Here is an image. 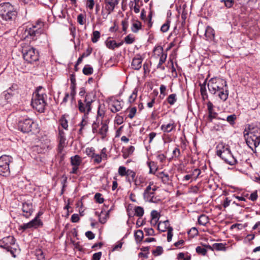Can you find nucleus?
I'll list each match as a JSON object with an SVG mask.
<instances>
[{
  "instance_id": "1",
  "label": "nucleus",
  "mask_w": 260,
  "mask_h": 260,
  "mask_svg": "<svg viewBox=\"0 0 260 260\" xmlns=\"http://www.w3.org/2000/svg\"><path fill=\"white\" fill-rule=\"evenodd\" d=\"M209 92L213 94L217 93L219 98L225 101L229 96V90L227 83L224 79L215 77L209 80L208 83Z\"/></svg>"
},
{
  "instance_id": "2",
  "label": "nucleus",
  "mask_w": 260,
  "mask_h": 260,
  "mask_svg": "<svg viewBox=\"0 0 260 260\" xmlns=\"http://www.w3.org/2000/svg\"><path fill=\"white\" fill-rule=\"evenodd\" d=\"M243 135L246 144L253 151L260 144V127L253 123L248 124Z\"/></svg>"
},
{
  "instance_id": "3",
  "label": "nucleus",
  "mask_w": 260,
  "mask_h": 260,
  "mask_svg": "<svg viewBox=\"0 0 260 260\" xmlns=\"http://www.w3.org/2000/svg\"><path fill=\"white\" fill-rule=\"evenodd\" d=\"M48 27V24L43 19L40 18L35 22L31 27L26 28L24 34L25 38H29L32 40H36L41 35L46 37L45 28Z\"/></svg>"
},
{
  "instance_id": "4",
  "label": "nucleus",
  "mask_w": 260,
  "mask_h": 260,
  "mask_svg": "<svg viewBox=\"0 0 260 260\" xmlns=\"http://www.w3.org/2000/svg\"><path fill=\"white\" fill-rule=\"evenodd\" d=\"M47 95L44 88L42 86L37 87L31 100L32 107L40 113L44 112L47 105Z\"/></svg>"
},
{
  "instance_id": "5",
  "label": "nucleus",
  "mask_w": 260,
  "mask_h": 260,
  "mask_svg": "<svg viewBox=\"0 0 260 260\" xmlns=\"http://www.w3.org/2000/svg\"><path fill=\"white\" fill-rule=\"evenodd\" d=\"M17 13L16 8L10 3H5L0 5V16L4 21L10 23L14 21Z\"/></svg>"
},
{
  "instance_id": "6",
  "label": "nucleus",
  "mask_w": 260,
  "mask_h": 260,
  "mask_svg": "<svg viewBox=\"0 0 260 260\" xmlns=\"http://www.w3.org/2000/svg\"><path fill=\"white\" fill-rule=\"evenodd\" d=\"M216 154L228 164L234 165L237 160L232 155L230 146L223 143L219 144L216 147Z\"/></svg>"
},
{
  "instance_id": "7",
  "label": "nucleus",
  "mask_w": 260,
  "mask_h": 260,
  "mask_svg": "<svg viewBox=\"0 0 260 260\" xmlns=\"http://www.w3.org/2000/svg\"><path fill=\"white\" fill-rule=\"evenodd\" d=\"M22 53L24 59L28 63H32L39 60V52L35 48L31 46L23 44Z\"/></svg>"
},
{
  "instance_id": "8",
  "label": "nucleus",
  "mask_w": 260,
  "mask_h": 260,
  "mask_svg": "<svg viewBox=\"0 0 260 260\" xmlns=\"http://www.w3.org/2000/svg\"><path fill=\"white\" fill-rule=\"evenodd\" d=\"M94 96L92 93L86 94L84 100L82 102L81 100L78 101V107L79 111L81 113L84 114L85 117L91 110V103L94 101Z\"/></svg>"
},
{
  "instance_id": "9",
  "label": "nucleus",
  "mask_w": 260,
  "mask_h": 260,
  "mask_svg": "<svg viewBox=\"0 0 260 260\" xmlns=\"http://www.w3.org/2000/svg\"><path fill=\"white\" fill-rule=\"evenodd\" d=\"M15 242L16 240L13 236H9L4 237L0 240V247L10 252L12 256L15 257V252L17 251L16 248L15 247Z\"/></svg>"
},
{
  "instance_id": "10",
  "label": "nucleus",
  "mask_w": 260,
  "mask_h": 260,
  "mask_svg": "<svg viewBox=\"0 0 260 260\" xmlns=\"http://www.w3.org/2000/svg\"><path fill=\"white\" fill-rule=\"evenodd\" d=\"M18 128L22 132L28 133L30 132H38V124L31 119L27 118L20 120L18 123Z\"/></svg>"
},
{
  "instance_id": "11",
  "label": "nucleus",
  "mask_w": 260,
  "mask_h": 260,
  "mask_svg": "<svg viewBox=\"0 0 260 260\" xmlns=\"http://www.w3.org/2000/svg\"><path fill=\"white\" fill-rule=\"evenodd\" d=\"M12 161V158L9 155H2L0 157V174L8 175L10 173L9 165Z\"/></svg>"
},
{
  "instance_id": "12",
  "label": "nucleus",
  "mask_w": 260,
  "mask_h": 260,
  "mask_svg": "<svg viewBox=\"0 0 260 260\" xmlns=\"http://www.w3.org/2000/svg\"><path fill=\"white\" fill-rule=\"evenodd\" d=\"M18 88V85L16 84H13L7 90L4 91L2 95L7 101L10 100L17 93Z\"/></svg>"
},
{
  "instance_id": "13",
  "label": "nucleus",
  "mask_w": 260,
  "mask_h": 260,
  "mask_svg": "<svg viewBox=\"0 0 260 260\" xmlns=\"http://www.w3.org/2000/svg\"><path fill=\"white\" fill-rule=\"evenodd\" d=\"M22 211L23 212L22 215L28 218L32 214L34 209L32 203L24 202L22 204Z\"/></svg>"
},
{
  "instance_id": "14",
  "label": "nucleus",
  "mask_w": 260,
  "mask_h": 260,
  "mask_svg": "<svg viewBox=\"0 0 260 260\" xmlns=\"http://www.w3.org/2000/svg\"><path fill=\"white\" fill-rule=\"evenodd\" d=\"M110 110L112 113H116L120 111L123 106V102L118 100H114L109 103Z\"/></svg>"
},
{
  "instance_id": "15",
  "label": "nucleus",
  "mask_w": 260,
  "mask_h": 260,
  "mask_svg": "<svg viewBox=\"0 0 260 260\" xmlns=\"http://www.w3.org/2000/svg\"><path fill=\"white\" fill-rule=\"evenodd\" d=\"M143 58L140 54H136L132 59L131 67L135 70H139L142 67V63Z\"/></svg>"
},
{
  "instance_id": "16",
  "label": "nucleus",
  "mask_w": 260,
  "mask_h": 260,
  "mask_svg": "<svg viewBox=\"0 0 260 260\" xmlns=\"http://www.w3.org/2000/svg\"><path fill=\"white\" fill-rule=\"evenodd\" d=\"M176 124L173 120H170V122L167 124H164L161 125L160 129L164 133H169L176 128Z\"/></svg>"
},
{
  "instance_id": "17",
  "label": "nucleus",
  "mask_w": 260,
  "mask_h": 260,
  "mask_svg": "<svg viewBox=\"0 0 260 260\" xmlns=\"http://www.w3.org/2000/svg\"><path fill=\"white\" fill-rule=\"evenodd\" d=\"M105 9L108 14H111L114 10L115 6L118 4V0H105Z\"/></svg>"
},
{
  "instance_id": "18",
  "label": "nucleus",
  "mask_w": 260,
  "mask_h": 260,
  "mask_svg": "<svg viewBox=\"0 0 260 260\" xmlns=\"http://www.w3.org/2000/svg\"><path fill=\"white\" fill-rule=\"evenodd\" d=\"M207 106L209 113L208 120L210 122H212L213 119L217 118V113L214 111V106L210 101L207 102Z\"/></svg>"
},
{
  "instance_id": "19",
  "label": "nucleus",
  "mask_w": 260,
  "mask_h": 260,
  "mask_svg": "<svg viewBox=\"0 0 260 260\" xmlns=\"http://www.w3.org/2000/svg\"><path fill=\"white\" fill-rule=\"evenodd\" d=\"M102 126L99 129L98 133L101 136L102 139H105L107 136L108 131V125L106 123H101Z\"/></svg>"
},
{
  "instance_id": "20",
  "label": "nucleus",
  "mask_w": 260,
  "mask_h": 260,
  "mask_svg": "<svg viewBox=\"0 0 260 260\" xmlns=\"http://www.w3.org/2000/svg\"><path fill=\"white\" fill-rule=\"evenodd\" d=\"M68 116V115L63 114L58 120L59 125L65 130L68 129V120L67 119Z\"/></svg>"
},
{
  "instance_id": "21",
  "label": "nucleus",
  "mask_w": 260,
  "mask_h": 260,
  "mask_svg": "<svg viewBox=\"0 0 260 260\" xmlns=\"http://www.w3.org/2000/svg\"><path fill=\"white\" fill-rule=\"evenodd\" d=\"M110 210H108L105 214L101 212L99 214L98 212H95V214L99 216V220L102 224H104L106 222L107 219L109 218Z\"/></svg>"
},
{
  "instance_id": "22",
  "label": "nucleus",
  "mask_w": 260,
  "mask_h": 260,
  "mask_svg": "<svg viewBox=\"0 0 260 260\" xmlns=\"http://www.w3.org/2000/svg\"><path fill=\"white\" fill-rule=\"evenodd\" d=\"M134 184L136 186H141L143 187L146 184V179L142 175L137 176L136 179L134 180Z\"/></svg>"
},
{
  "instance_id": "23",
  "label": "nucleus",
  "mask_w": 260,
  "mask_h": 260,
  "mask_svg": "<svg viewBox=\"0 0 260 260\" xmlns=\"http://www.w3.org/2000/svg\"><path fill=\"white\" fill-rule=\"evenodd\" d=\"M205 35L207 40H211L214 38L215 31L211 27L208 26L206 27Z\"/></svg>"
},
{
  "instance_id": "24",
  "label": "nucleus",
  "mask_w": 260,
  "mask_h": 260,
  "mask_svg": "<svg viewBox=\"0 0 260 260\" xmlns=\"http://www.w3.org/2000/svg\"><path fill=\"white\" fill-rule=\"evenodd\" d=\"M169 221L167 220L163 222L160 221L158 224L157 229L161 232H165L167 230H168L169 227Z\"/></svg>"
},
{
  "instance_id": "25",
  "label": "nucleus",
  "mask_w": 260,
  "mask_h": 260,
  "mask_svg": "<svg viewBox=\"0 0 260 260\" xmlns=\"http://www.w3.org/2000/svg\"><path fill=\"white\" fill-rule=\"evenodd\" d=\"M156 188L155 186H154L152 188V190H151L150 191H148V192H147V194L144 193L143 195H144V198H145V199L149 202H154V201H153V197H154V192L156 190Z\"/></svg>"
},
{
  "instance_id": "26",
  "label": "nucleus",
  "mask_w": 260,
  "mask_h": 260,
  "mask_svg": "<svg viewBox=\"0 0 260 260\" xmlns=\"http://www.w3.org/2000/svg\"><path fill=\"white\" fill-rule=\"evenodd\" d=\"M127 175L126 177V181L129 183H131L132 182H134V180L136 179V173L133 170L128 169Z\"/></svg>"
},
{
  "instance_id": "27",
  "label": "nucleus",
  "mask_w": 260,
  "mask_h": 260,
  "mask_svg": "<svg viewBox=\"0 0 260 260\" xmlns=\"http://www.w3.org/2000/svg\"><path fill=\"white\" fill-rule=\"evenodd\" d=\"M81 162L82 158L78 155L71 157V164L72 166H79Z\"/></svg>"
},
{
  "instance_id": "28",
  "label": "nucleus",
  "mask_w": 260,
  "mask_h": 260,
  "mask_svg": "<svg viewBox=\"0 0 260 260\" xmlns=\"http://www.w3.org/2000/svg\"><path fill=\"white\" fill-rule=\"evenodd\" d=\"M107 48L110 49H114L115 48L119 47L121 45V43L117 44L114 40H107L105 42Z\"/></svg>"
},
{
  "instance_id": "29",
  "label": "nucleus",
  "mask_w": 260,
  "mask_h": 260,
  "mask_svg": "<svg viewBox=\"0 0 260 260\" xmlns=\"http://www.w3.org/2000/svg\"><path fill=\"white\" fill-rule=\"evenodd\" d=\"M200 92L201 94L202 95V98L203 101H205L208 99V95L207 93L206 88V83L205 82L203 84H200Z\"/></svg>"
},
{
  "instance_id": "30",
  "label": "nucleus",
  "mask_w": 260,
  "mask_h": 260,
  "mask_svg": "<svg viewBox=\"0 0 260 260\" xmlns=\"http://www.w3.org/2000/svg\"><path fill=\"white\" fill-rule=\"evenodd\" d=\"M32 228L37 229L39 227L43 226V222L38 217H35L34 219L30 221Z\"/></svg>"
},
{
  "instance_id": "31",
  "label": "nucleus",
  "mask_w": 260,
  "mask_h": 260,
  "mask_svg": "<svg viewBox=\"0 0 260 260\" xmlns=\"http://www.w3.org/2000/svg\"><path fill=\"white\" fill-rule=\"evenodd\" d=\"M142 28V23L139 20L134 22L131 27L132 31L134 33H137Z\"/></svg>"
},
{
  "instance_id": "32",
  "label": "nucleus",
  "mask_w": 260,
  "mask_h": 260,
  "mask_svg": "<svg viewBox=\"0 0 260 260\" xmlns=\"http://www.w3.org/2000/svg\"><path fill=\"white\" fill-rule=\"evenodd\" d=\"M167 56V54H162L160 56L159 62L156 67L157 69H160L162 71H164L165 70V67L162 66V64L166 61Z\"/></svg>"
},
{
  "instance_id": "33",
  "label": "nucleus",
  "mask_w": 260,
  "mask_h": 260,
  "mask_svg": "<svg viewBox=\"0 0 260 260\" xmlns=\"http://www.w3.org/2000/svg\"><path fill=\"white\" fill-rule=\"evenodd\" d=\"M147 165L149 168L150 174H155L157 170V167L156 163L154 161H147Z\"/></svg>"
},
{
  "instance_id": "34",
  "label": "nucleus",
  "mask_w": 260,
  "mask_h": 260,
  "mask_svg": "<svg viewBox=\"0 0 260 260\" xmlns=\"http://www.w3.org/2000/svg\"><path fill=\"white\" fill-rule=\"evenodd\" d=\"M209 222L208 216L204 214L201 215L198 217V223L202 225H205Z\"/></svg>"
},
{
  "instance_id": "35",
  "label": "nucleus",
  "mask_w": 260,
  "mask_h": 260,
  "mask_svg": "<svg viewBox=\"0 0 260 260\" xmlns=\"http://www.w3.org/2000/svg\"><path fill=\"white\" fill-rule=\"evenodd\" d=\"M218 119L225 120L224 118H217ZM237 118V116L235 114H232L229 115L226 118V120L232 125H233L235 123V120Z\"/></svg>"
},
{
  "instance_id": "36",
  "label": "nucleus",
  "mask_w": 260,
  "mask_h": 260,
  "mask_svg": "<svg viewBox=\"0 0 260 260\" xmlns=\"http://www.w3.org/2000/svg\"><path fill=\"white\" fill-rule=\"evenodd\" d=\"M159 177L161 179L162 181L164 183L167 184L169 183V181H170V178L169 176L167 173L162 171L159 173Z\"/></svg>"
},
{
  "instance_id": "37",
  "label": "nucleus",
  "mask_w": 260,
  "mask_h": 260,
  "mask_svg": "<svg viewBox=\"0 0 260 260\" xmlns=\"http://www.w3.org/2000/svg\"><path fill=\"white\" fill-rule=\"evenodd\" d=\"M134 215L139 217H142L144 214V209L140 206H136L134 208Z\"/></svg>"
},
{
  "instance_id": "38",
  "label": "nucleus",
  "mask_w": 260,
  "mask_h": 260,
  "mask_svg": "<svg viewBox=\"0 0 260 260\" xmlns=\"http://www.w3.org/2000/svg\"><path fill=\"white\" fill-rule=\"evenodd\" d=\"M91 52H92V49L91 48H88L87 49V54H85V53H83L81 55V56H80L78 58L77 61L76 62L77 64H79L82 62L83 58L85 57H87V56H89L91 53Z\"/></svg>"
},
{
  "instance_id": "39",
  "label": "nucleus",
  "mask_w": 260,
  "mask_h": 260,
  "mask_svg": "<svg viewBox=\"0 0 260 260\" xmlns=\"http://www.w3.org/2000/svg\"><path fill=\"white\" fill-rule=\"evenodd\" d=\"M93 68L89 64L85 65L83 69V73L85 75H91L93 73Z\"/></svg>"
},
{
  "instance_id": "40",
  "label": "nucleus",
  "mask_w": 260,
  "mask_h": 260,
  "mask_svg": "<svg viewBox=\"0 0 260 260\" xmlns=\"http://www.w3.org/2000/svg\"><path fill=\"white\" fill-rule=\"evenodd\" d=\"M127 172L128 169H126V167L124 166H120L118 169V173L121 177L125 176L126 177Z\"/></svg>"
},
{
  "instance_id": "41",
  "label": "nucleus",
  "mask_w": 260,
  "mask_h": 260,
  "mask_svg": "<svg viewBox=\"0 0 260 260\" xmlns=\"http://www.w3.org/2000/svg\"><path fill=\"white\" fill-rule=\"evenodd\" d=\"M59 139V145H58V149L60 151L62 150L63 148L66 145V137H58Z\"/></svg>"
},
{
  "instance_id": "42",
  "label": "nucleus",
  "mask_w": 260,
  "mask_h": 260,
  "mask_svg": "<svg viewBox=\"0 0 260 260\" xmlns=\"http://www.w3.org/2000/svg\"><path fill=\"white\" fill-rule=\"evenodd\" d=\"M177 101L176 94L173 93L167 98V102L171 105H173Z\"/></svg>"
},
{
  "instance_id": "43",
  "label": "nucleus",
  "mask_w": 260,
  "mask_h": 260,
  "mask_svg": "<svg viewBox=\"0 0 260 260\" xmlns=\"http://www.w3.org/2000/svg\"><path fill=\"white\" fill-rule=\"evenodd\" d=\"M163 48L160 46H156L153 49L154 54L160 56L162 54H166L163 52Z\"/></svg>"
},
{
  "instance_id": "44",
  "label": "nucleus",
  "mask_w": 260,
  "mask_h": 260,
  "mask_svg": "<svg viewBox=\"0 0 260 260\" xmlns=\"http://www.w3.org/2000/svg\"><path fill=\"white\" fill-rule=\"evenodd\" d=\"M135 237L137 242H141L144 237L143 231L141 230H138L135 234Z\"/></svg>"
},
{
  "instance_id": "45",
  "label": "nucleus",
  "mask_w": 260,
  "mask_h": 260,
  "mask_svg": "<svg viewBox=\"0 0 260 260\" xmlns=\"http://www.w3.org/2000/svg\"><path fill=\"white\" fill-rule=\"evenodd\" d=\"M213 248L214 250L215 249L216 250H225L226 247H225V245L221 243H216L213 244Z\"/></svg>"
},
{
  "instance_id": "46",
  "label": "nucleus",
  "mask_w": 260,
  "mask_h": 260,
  "mask_svg": "<svg viewBox=\"0 0 260 260\" xmlns=\"http://www.w3.org/2000/svg\"><path fill=\"white\" fill-rule=\"evenodd\" d=\"M221 3H223L226 8H231L235 4L234 0H220Z\"/></svg>"
},
{
  "instance_id": "47",
  "label": "nucleus",
  "mask_w": 260,
  "mask_h": 260,
  "mask_svg": "<svg viewBox=\"0 0 260 260\" xmlns=\"http://www.w3.org/2000/svg\"><path fill=\"white\" fill-rule=\"evenodd\" d=\"M137 93H138V89L137 88H135L133 90L132 94L129 96L128 102L129 103H132L135 102V100L136 99V98L137 97Z\"/></svg>"
},
{
  "instance_id": "48",
  "label": "nucleus",
  "mask_w": 260,
  "mask_h": 260,
  "mask_svg": "<svg viewBox=\"0 0 260 260\" xmlns=\"http://www.w3.org/2000/svg\"><path fill=\"white\" fill-rule=\"evenodd\" d=\"M100 38V32L98 30L94 31L92 34L91 41L93 43H95L98 42Z\"/></svg>"
},
{
  "instance_id": "49",
  "label": "nucleus",
  "mask_w": 260,
  "mask_h": 260,
  "mask_svg": "<svg viewBox=\"0 0 260 260\" xmlns=\"http://www.w3.org/2000/svg\"><path fill=\"white\" fill-rule=\"evenodd\" d=\"M181 155L180 149L178 147H176L173 151L172 158L178 159Z\"/></svg>"
},
{
  "instance_id": "50",
  "label": "nucleus",
  "mask_w": 260,
  "mask_h": 260,
  "mask_svg": "<svg viewBox=\"0 0 260 260\" xmlns=\"http://www.w3.org/2000/svg\"><path fill=\"white\" fill-rule=\"evenodd\" d=\"M102 194L99 192L96 193L95 194L94 198L97 203H98L99 204H102V203H104L105 200L103 198H102Z\"/></svg>"
},
{
  "instance_id": "51",
  "label": "nucleus",
  "mask_w": 260,
  "mask_h": 260,
  "mask_svg": "<svg viewBox=\"0 0 260 260\" xmlns=\"http://www.w3.org/2000/svg\"><path fill=\"white\" fill-rule=\"evenodd\" d=\"M163 252V248L161 246H157L156 248L152 251V254L154 256H158L161 255Z\"/></svg>"
},
{
  "instance_id": "52",
  "label": "nucleus",
  "mask_w": 260,
  "mask_h": 260,
  "mask_svg": "<svg viewBox=\"0 0 260 260\" xmlns=\"http://www.w3.org/2000/svg\"><path fill=\"white\" fill-rule=\"evenodd\" d=\"M94 151V149L92 147L87 148L85 150V153L88 156L92 158L95 154Z\"/></svg>"
},
{
  "instance_id": "53",
  "label": "nucleus",
  "mask_w": 260,
  "mask_h": 260,
  "mask_svg": "<svg viewBox=\"0 0 260 260\" xmlns=\"http://www.w3.org/2000/svg\"><path fill=\"white\" fill-rule=\"evenodd\" d=\"M135 41L134 37H133V36L131 34L127 35L125 38H124V41L125 43L127 44H132Z\"/></svg>"
},
{
  "instance_id": "54",
  "label": "nucleus",
  "mask_w": 260,
  "mask_h": 260,
  "mask_svg": "<svg viewBox=\"0 0 260 260\" xmlns=\"http://www.w3.org/2000/svg\"><path fill=\"white\" fill-rule=\"evenodd\" d=\"M36 255L38 260H44L45 258L44 253L41 249L36 251Z\"/></svg>"
},
{
  "instance_id": "55",
  "label": "nucleus",
  "mask_w": 260,
  "mask_h": 260,
  "mask_svg": "<svg viewBox=\"0 0 260 260\" xmlns=\"http://www.w3.org/2000/svg\"><path fill=\"white\" fill-rule=\"evenodd\" d=\"M196 250L198 253L201 254L203 255H205L207 253V250L205 248H203L201 246L197 247Z\"/></svg>"
},
{
  "instance_id": "56",
  "label": "nucleus",
  "mask_w": 260,
  "mask_h": 260,
  "mask_svg": "<svg viewBox=\"0 0 260 260\" xmlns=\"http://www.w3.org/2000/svg\"><path fill=\"white\" fill-rule=\"evenodd\" d=\"M152 220L156 222L159 219V213L155 210H153L151 213Z\"/></svg>"
},
{
  "instance_id": "57",
  "label": "nucleus",
  "mask_w": 260,
  "mask_h": 260,
  "mask_svg": "<svg viewBox=\"0 0 260 260\" xmlns=\"http://www.w3.org/2000/svg\"><path fill=\"white\" fill-rule=\"evenodd\" d=\"M93 161L95 163L100 164L102 160V156L99 154H94L93 157Z\"/></svg>"
},
{
  "instance_id": "58",
  "label": "nucleus",
  "mask_w": 260,
  "mask_h": 260,
  "mask_svg": "<svg viewBox=\"0 0 260 260\" xmlns=\"http://www.w3.org/2000/svg\"><path fill=\"white\" fill-rule=\"evenodd\" d=\"M257 190H255L250 194V197H249V199L253 202H254L257 199Z\"/></svg>"
},
{
  "instance_id": "59",
  "label": "nucleus",
  "mask_w": 260,
  "mask_h": 260,
  "mask_svg": "<svg viewBox=\"0 0 260 260\" xmlns=\"http://www.w3.org/2000/svg\"><path fill=\"white\" fill-rule=\"evenodd\" d=\"M121 24L122 25V30L124 31H126L128 26V18L124 19L122 21Z\"/></svg>"
},
{
  "instance_id": "60",
  "label": "nucleus",
  "mask_w": 260,
  "mask_h": 260,
  "mask_svg": "<svg viewBox=\"0 0 260 260\" xmlns=\"http://www.w3.org/2000/svg\"><path fill=\"white\" fill-rule=\"evenodd\" d=\"M32 226L31 225L30 222H28V223H23V224L20 226V230H22L23 231H25L28 229H31Z\"/></svg>"
},
{
  "instance_id": "61",
  "label": "nucleus",
  "mask_w": 260,
  "mask_h": 260,
  "mask_svg": "<svg viewBox=\"0 0 260 260\" xmlns=\"http://www.w3.org/2000/svg\"><path fill=\"white\" fill-rule=\"evenodd\" d=\"M173 228L169 227L168 229V234H167V240L168 242H170L172 240V238L173 237Z\"/></svg>"
},
{
  "instance_id": "62",
  "label": "nucleus",
  "mask_w": 260,
  "mask_h": 260,
  "mask_svg": "<svg viewBox=\"0 0 260 260\" xmlns=\"http://www.w3.org/2000/svg\"><path fill=\"white\" fill-rule=\"evenodd\" d=\"M156 158L159 162L162 163L166 160V156L164 154H158Z\"/></svg>"
},
{
  "instance_id": "63",
  "label": "nucleus",
  "mask_w": 260,
  "mask_h": 260,
  "mask_svg": "<svg viewBox=\"0 0 260 260\" xmlns=\"http://www.w3.org/2000/svg\"><path fill=\"white\" fill-rule=\"evenodd\" d=\"M144 231L148 236H154L155 235L154 231L152 228H145Z\"/></svg>"
},
{
  "instance_id": "64",
  "label": "nucleus",
  "mask_w": 260,
  "mask_h": 260,
  "mask_svg": "<svg viewBox=\"0 0 260 260\" xmlns=\"http://www.w3.org/2000/svg\"><path fill=\"white\" fill-rule=\"evenodd\" d=\"M102 255V252H99L93 254L92 260H100Z\"/></svg>"
}]
</instances>
